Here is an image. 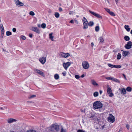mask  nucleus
Returning a JSON list of instances; mask_svg holds the SVG:
<instances>
[{
	"instance_id": "obj_1",
	"label": "nucleus",
	"mask_w": 132,
	"mask_h": 132,
	"mask_svg": "<svg viewBox=\"0 0 132 132\" xmlns=\"http://www.w3.org/2000/svg\"><path fill=\"white\" fill-rule=\"evenodd\" d=\"M93 107L95 110H99L103 107V105L100 101H96L93 104Z\"/></svg>"
},
{
	"instance_id": "obj_2",
	"label": "nucleus",
	"mask_w": 132,
	"mask_h": 132,
	"mask_svg": "<svg viewBox=\"0 0 132 132\" xmlns=\"http://www.w3.org/2000/svg\"><path fill=\"white\" fill-rule=\"evenodd\" d=\"M48 128L52 132H56L59 130V126L57 123L53 124Z\"/></svg>"
},
{
	"instance_id": "obj_3",
	"label": "nucleus",
	"mask_w": 132,
	"mask_h": 132,
	"mask_svg": "<svg viewBox=\"0 0 132 132\" xmlns=\"http://www.w3.org/2000/svg\"><path fill=\"white\" fill-rule=\"evenodd\" d=\"M82 22L83 24V29H86L88 28V21L85 17H83L82 19Z\"/></svg>"
},
{
	"instance_id": "obj_4",
	"label": "nucleus",
	"mask_w": 132,
	"mask_h": 132,
	"mask_svg": "<svg viewBox=\"0 0 132 132\" xmlns=\"http://www.w3.org/2000/svg\"><path fill=\"white\" fill-rule=\"evenodd\" d=\"M14 2L16 6L18 7L25 6L24 3L19 0H14Z\"/></svg>"
},
{
	"instance_id": "obj_5",
	"label": "nucleus",
	"mask_w": 132,
	"mask_h": 132,
	"mask_svg": "<svg viewBox=\"0 0 132 132\" xmlns=\"http://www.w3.org/2000/svg\"><path fill=\"white\" fill-rule=\"evenodd\" d=\"M107 92L109 96L112 97L114 96V94L112 93L111 88L108 86L107 87Z\"/></svg>"
},
{
	"instance_id": "obj_6",
	"label": "nucleus",
	"mask_w": 132,
	"mask_h": 132,
	"mask_svg": "<svg viewBox=\"0 0 132 132\" xmlns=\"http://www.w3.org/2000/svg\"><path fill=\"white\" fill-rule=\"evenodd\" d=\"M82 66L84 69H87L89 67V64L87 61H84L82 62Z\"/></svg>"
},
{
	"instance_id": "obj_7",
	"label": "nucleus",
	"mask_w": 132,
	"mask_h": 132,
	"mask_svg": "<svg viewBox=\"0 0 132 132\" xmlns=\"http://www.w3.org/2000/svg\"><path fill=\"white\" fill-rule=\"evenodd\" d=\"M71 62H68L66 63H64L63 64V66L65 69L67 70L68 68L70 66L71 64Z\"/></svg>"
},
{
	"instance_id": "obj_8",
	"label": "nucleus",
	"mask_w": 132,
	"mask_h": 132,
	"mask_svg": "<svg viewBox=\"0 0 132 132\" xmlns=\"http://www.w3.org/2000/svg\"><path fill=\"white\" fill-rule=\"evenodd\" d=\"M132 46V42L131 41L128 42L127 44L125 45V47L127 50H129L131 48Z\"/></svg>"
},
{
	"instance_id": "obj_9",
	"label": "nucleus",
	"mask_w": 132,
	"mask_h": 132,
	"mask_svg": "<svg viewBox=\"0 0 132 132\" xmlns=\"http://www.w3.org/2000/svg\"><path fill=\"white\" fill-rule=\"evenodd\" d=\"M60 56L63 58H66L70 56V55L68 53H64L61 52L60 53Z\"/></svg>"
},
{
	"instance_id": "obj_10",
	"label": "nucleus",
	"mask_w": 132,
	"mask_h": 132,
	"mask_svg": "<svg viewBox=\"0 0 132 132\" xmlns=\"http://www.w3.org/2000/svg\"><path fill=\"white\" fill-rule=\"evenodd\" d=\"M34 71L36 73L43 77H44L45 76V75L44 74V73L39 70L37 69H34Z\"/></svg>"
},
{
	"instance_id": "obj_11",
	"label": "nucleus",
	"mask_w": 132,
	"mask_h": 132,
	"mask_svg": "<svg viewBox=\"0 0 132 132\" xmlns=\"http://www.w3.org/2000/svg\"><path fill=\"white\" fill-rule=\"evenodd\" d=\"M89 12L92 14L93 15L95 16V17L100 19H102V16H101L99 14L96 13L94 12L91 11H89Z\"/></svg>"
},
{
	"instance_id": "obj_12",
	"label": "nucleus",
	"mask_w": 132,
	"mask_h": 132,
	"mask_svg": "<svg viewBox=\"0 0 132 132\" xmlns=\"http://www.w3.org/2000/svg\"><path fill=\"white\" fill-rule=\"evenodd\" d=\"M108 120L109 122L113 123L115 121V119L114 116H109Z\"/></svg>"
},
{
	"instance_id": "obj_13",
	"label": "nucleus",
	"mask_w": 132,
	"mask_h": 132,
	"mask_svg": "<svg viewBox=\"0 0 132 132\" xmlns=\"http://www.w3.org/2000/svg\"><path fill=\"white\" fill-rule=\"evenodd\" d=\"M39 61L42 64H44L46 61V57L44 56L41 57L39 58Z\"/></svg>"
},
{
	"instance_id": "obj_14",
	"label": "nucleus",
	"mask_w": 132,
	"mask_h": 132,
	"mask_svg": "<svg viewBox=\"0 0 132 132\" xmlns=\"http://www.w3.org/2000/svg\"><path fill=\"white\" fill-rule=\"evenodd\" d=\"M108 65L109 67L112 68H119L121 67L120 65H113L110 64H108Z\"/></svg>"
},
{
	"instance_id": "obj_15",
	"label": "nucleus",
	"mask_w": 132,
	"mask_h": 132,
	"mask_svg": "<svg viewBox=\"0 0 132 132\" xmlns=\"http://www.w3.org/2000/svg\"><path fill=\"white\" fill-rule=\"evenodd\" d=\"M31 30L35 32H36L38 34H40V31L39 29L37 27H32Z\"/></svg>"
},
{
	"instance_id": "obj_16",
	"label": "nucleus",
	"mask_w": 132,
	"mask_h": 132,
	"mask_svg": "<svg viewBox=\"0 0 132 132\" xmlns=\"http://www.w3.org/2000/svg\"><path fill=\"white\" fill-rule=\"evenodd\" d=\"M91 82L92 84L95 86H98V84L96 81L94 79H92L91 80Z\"/></svg>"
},
{
	"instance_id": "obj_17",
	"label": "nucleus",
	"mask_w": 132,
	"mask_h": 132,
	"mask_svg": "<svg viewBox=\"0 0 132 132\" xmlns=\"http://www.w3.org/2000/svg\"><path fill=\"white\" fill-rule=\"evenodd\" d=\"M57 105H52L50 106V109L53 110H57L58 109V106Z\"/></svg>"
},
{
	"instance_id": "obj_18",
	"label": "nucleus",
	"mask_w": 132,
	"mask_h": 132,
	"mask_svg": "<svg viewBox=\"0 0 132 132\" xmlns=\"http://www.w3.org/2000/svg\"><path fill=\"white\" fill-rule=\"evenodd\" d=\"M123 51L122 53V55L123 56L126 57L128 55V54L129 53V51Z\"/></svg>"
},
{
	"instance_id": "obj_19",
	"label": "nucleus",
	"mask_w": 132,
	"mask_h": 132,
	"mask_svg": "<svg viewBox=\"0 0 132 132\" xmlns=\"http://www.w3.org/2000/svg\"><path fill=\"white\" fill-rule=\"evenodd\" d=\"M119 90H121V94H124L126 93V90L125 88H120Z\"/></svg>"
},
{
	"instance_id": "obj_20",
	"label": "nucleus",
	"mask_w": 132,
	"mask_h": 132,
	"mask_svg": "<svg viewBox=\"0 0 132 132\" xmlns=\"http://www.w3.org/2000/svg\"><path fill=\"white\" fill-rule=\"evenodd\" d=\"M124 28L128 32L130 31V28L128 25H125L124 26Z\"/></svg>"
},
{
	"instance_id": "obj_21",
	"label": "nucleus",
	"mask_w": 132,
	"mask_h": 132,
	"mask_svg": "<svg viewBox=\"0 0 132 132\" xmlns=\"http://www.w3.org/2000/svg\"><path fill=\"white\" fill-rule=\"evenodd\" d=\"M53 34V33H51L49 34V38L51 39L52 41H54L53 40V36H52Z\"/></svg>"
},
{
	"instance_id": "obj_22",
	"label": "nucleus",
	"mask_w": 132,
	"mask_h": 132,
	"mask_svg": "<svg viewBox=\"0 0 132 132\" xmlns=\"http://www.w3.org/2000/svg\"><path fill=\"white\" fill-rule=\"evenodd\" d=\"M112 81L119 83L120 82V81L119 80L114 77H113Z\"/></svg>"
},
{
	"instance_id": "obj_23",
	"label": "nucleus",
	"mask_w": 132,
	"mask_h": 132,
	"mask_svg": "<svg viewBox=\"0 0 132 132\" xmlns=\"http://www.w3.org/2000/svg\"><path fill=\"white\" fill-rule=\"evenodd\" d=\"M15 119H8L7 121L8 123H10L15 121Z\"/></svg>"
},
{
	"instance_id": "obj_24",
	"label": "nucleus",
	"mask_w": 132,
	"mask_h": 132,
	"mask_svg": "<svg viewBox=\"0 0 132 132\" xmlns=\"http://www.w3.org/2000/svg\"><path fill=\"white\" fill-rule=\"evenodd\" d=\"M55 79L56 80H58L59 79L60 77L59 75L57 74H55L54 76Z\"/></svg>"
},
{
	"instance_id": "obj_25",
	"label": "nucleus",
	"mask_w": 132,
	"mask_h": 132,
	"mask_svg": "<svg viewBox=\"0 0 132 132\" xmlns=\"http://www.w3.org/2000/svg\"><path fill=\"white\" fill-rule=\"evenodd\" d=\"M124 39L127 41H128L130 40L129 37L127 36H125L124 37Z\"/></svg>"
},
{
	"instance_id": "obj_26",
	"label": "nucleus",
	"mask_w": 132,
	"mask_h": 132,
	"mask_svg": "<svg viewBox=\"0 0 132 132\" xmlns=\"http://www.w3.org/2000/svg\"><path fill=\"white\" fill-rule=\"evenodd\" d=\"M94 24V22L93 21H90L88 23V26H93Z\"/></svg>"
},
{
	"instance_id": "obj_27",
	"label": "nucleus",
	"mask_w": 132,
	"mask_h": 132,
	"mask_svg": "<svg viewBox=\"0 0 132 132\" xmlns=\"http://www.w3.org/2000/svg\"><path fill=\"white\" fill-rule=\"evenodd\" d=\"M55 16L57 18H59L60 16V14L58 12H55L54 14Z\"/></svg>"
},
{
	"instance_id": "obj_28",
	"label": "nucleus",
	"mask_w": 132,
	"mask_h": 132,
	"mask_svg": "<svg viewBox=\"0 0 132 132\" xmlns=\"http://www.w3.org/2000/svg\"><path fill=\"white\" fill-rule=\"evenodd\" d=\"M121 55L120 53H118L117 55V59L118 60H119L121 59Z\"/></svg>"
},
{
	"instance_id": "obj_29",
	"label": "nucleus",
	"mask_w": 132,
	"mask_h": 132,
	"mask_svg": "<svg viewBox=\"0 0 132 132\" xmlns=\"http://www.w3.org/2000/svg\"><path fill=\"white\" fill-rule=\"evenodd\" d=\"M36 97V95H31L29 97V98L30 99H32L35 97Z\"/></svg>"
},
{
	"instance_id": "obj_30",
	"label": "nucleus",
	"mask_w": 132,
	"mask_h": 132,
	"mask_svg": "<svg viewBox=\"0 0 132 132\" xmlns=\"http://www.w3.org/2000/svg\"><path fill=\"white\" fill-rule=\"evenodd\" d=\"M99 95L98 93L97 92H95L93 93V96L94 97H96L98 96Z\"/></svg>"
},
{
	"instance_id": "obj_31",
	"label": "nucleus",
	"mask_w": 132,
	"mask_h": 132,
	"mask_svg": "<svg viewBox=\"0 0 132 132\" xmlns=\"http://www.w3.org/2000/svg\"><path fill=\"white\" fill-rule=\"evenodd\" d=\"M100 29V28L99 26H96L95 27V31H96L98 32L99 31Z\"/></svg>"
},
{
	"instance_id": "obj_32",
	"label": "nucleus",
	"mask_w": 132,
	"mask_h": 132,
	"mask_svg": "<svg viewBox=\"0 0 132 132\" xmlns=\"http://www.w3.org/2000/svg\"><path fill=\"white\" fill-rule=\"evenodd\" d=\"M41 27L43 29H45L46 28V25L45 23H43L41 25Z\"/></svg>"
},
{
	"instance_id": "obj_33",
	"label": "nucleus",
	"mask_w": 132,
	"mask_h": 132,
	"mask_svg": "<svg viewBox=\"0 0 132 132\" xmlns=\"http://www.w3.org/2000/svg\"><path fill=\"white\" fill-rule=\"evenodd\" d=\"M6 34L7 36H9L12 34V33L10 31H7L6 32Z\"/></svg>"
},
{
	"instance_id": "obj_34",
	"label": "nucleus",
	"mask_w": 132,
	"mask_h": 132,
	"mask_svg": "<svg viewBox=\"0 0 132 132\" xmlns=\"http://www.w3.org/2000/svg\"><path fill=\"white\" fill-rule=\"evenodd\" d=\"M113 77H106L105 78L108 80H111L112 81L113 79Z\"/></svg>"
},
{
	"instance_id": "obj_35",
	"label": "nucleus",
	"mask_w": 132,
	"mask_h": 132,
	"mask_svg": "<svg viewBox=\"0 0 132 132\" xmlns=\"http://www.w3.org/2000/svg\"><path fill=\"white\" fill-rule=\"evenodd\" d=\"M99 40L100 42L102 43L104 41V39L102 37H100L99 38Z\"/></svg>"
},
{
	"instance_id": "obj_36",
	"label": "nucleus",
	"mask_w": 132,
	"mask_h": 132,
	"mask_svg": "<svg viewBox=\"0 0 132 132\" xmlns=\"http://www.w3.org/2000/svg\"><path fill=\"white\" fill-rule=\"evenodd\" d=\"M127 91L129 92H130L132 90V88L130 87H128L126 88Z\"/></svg>"
},
{
	"instance_id": "obj_37",
	"label": "nucleus",
	"mask_w": 132,
	"mask_h": 132,
	"mask_svg": "<svg viewBox=\"0 0 132 132\" xmlns=\"http://www.w3.org/2000/svg\"><path fill=\"white\" fill-rule=\"evenodd\" d=\"M29 14L31 16H34L35 14L34 12L32 11H31L29 13Z\"/></svg>"
},
{
	"instance_id": "obj_38",
	"label": "nucleus",
	"mask_w": 132,
	"mask_h": 132,
	"mask_svg": "<svg viewBox=\"0 0 132 132\" xmlns=\"http://www.w3.org/2000/svg\"><path fill=\"white\" fill-rule=\"evenodd\" d=\"M109 13L111 15L113 16H115L116 15L115 14L112 12V11H110V12H109Z\"/></svg>"
},
{
	"instance_id": "obj_39",
	"label": "nucleus",
	"mask_w": 132,
	"mask_h": 132,
	"mask_svg": "<svg viewBox=\"0 0 132 132\" xmlns=\"http://www.w3.org/2000/svg\"><path fill=\"white\" fill-rule=\"evenodd\" d=\"M0 28L1 30H4L3 26L2 24H0Z\"/></svg>"
},
{
	"instance_id": "obj_40",
	"label": "nucleus",
	"mask_w": 132,
	"mask_h": 132,
	"mask_svg": "<svg viewBox=\"0 0 132 132\" xmlns=\"http://www.w3.org/2000/svg\"><path fill=\"white\" fill-rule=\"evenodd\" d=\"M62 74L63 76H65L66 75L67 72L65 71H63L62 72Z\"/></svg>"
},
{
	"instance_id": "obj_41",
	"label": "nucleus",
	"mask_w": 132,
	"mask_h": 132,
	"mask_svg": "<svg viewBox=\"0 0 132 132\" xmlns=\"http://www.w3.org/2000/svg\"><path fill=\"white\" fill-rule=\"evenodd\" d=\"M75 14L74 11H71L69 12V14L70 15H73Z\"/></svg>"
},
{
	"instance_id": "obj_42",
	"label": "nucleus",
	"mask_w": 132,
	"mask_h": 132,
	"mask_svg": "<svg viewBox=\"0 0 132 132\" xmlns=\"http://www.w3.org/2000/svg\"><path fill=\"white\" fill-rule=\"evenodd\" d=\"M75 77L76 79H78L80 77V76L78 75H76L75 76Z\"/></svg>"
},
{
	"instance_id": "obj_43",
	"label": "nucleus",
	"mask_w": 132,
	"mask_h": 132,
	"mask_svg": "<svg viewBox=\"0 0 132 132\" xmlns=\"http://www.w3.org/2000/svg\"><path fill=\"white\" fill-rule=\"evenodd\" d=\"M6 109V108L4 106H3L2 107H0V109L2 110H4Z\"/></svg>"
},
{
	"instance_id": "obj_44",
	"label": "nucleus",
	"mask_w": 132,
	"mask_h": 132,
	"mask_svg": "<svg viewBox=\"0 0 132 132\" xmlns=\"http://www.w3.org/2000/svg\"><path fill=\"white\" fill-rule=\"evenodd\" d=\"M21 38L23 40H25L26 39V37L23 36H21Z\"/></svg>"
},
{
	"instance_id": "obj_45",
	"label": "nucleus",
	"mask_w": 132,
	"mask_h": 132,
	"mask_svg": "<svg viewBox=\"0 0 132 132\" xmlns=\"http://www.w3.org/2000/svg\"><path fill=\"white\" fill-rule=\"evenodd\" d=\"M27 132H36V131L33 130H30L28 131Z\"/></svg>"
},
{
	"instance_id": "obj_46",
	"label": "nucleus",
	"mask_w": 132,
	"mask_h": 132,
	"mask_svg": "<svg viewBox=\"0 0 132 132\" xmlns=\"http://www.w3.org/2000/svg\"><path fill=\"white\" fill-rule=\"evenodd\" d=\"M104 9L105 11L109 13V12H110V11L109 9L107 8H104Z\"/></svg>"
},
{
	"instance_id": "obj_47",
	"label": "nucleus",
	"mask_w": 132,
	"mask_h": 132,
	"mask_svg": "<svg viewBox=\"0 0 132 132\" xmlns=\"http://www.w3.org/2000/svg\"><path fill=\"white\" fill-rule=\"evenodd\" d=\"M77 132H85V131L79 129L78 130Z\"/></svg>"
},
{
	"instance_id": "obj_48",
	"label": "nucleus",
	"mask_w": 132,
	"mask_h": 132,
	"mask_svg": "<svg viewBox=\"0 0 132 132\" xmlns=\"http://www.w3.org/2000/svg\"><path fill=\"white\" fill-rule=\"evenodd\" d=\"M16 31V29L15 28H14L12 29V31L13 32H15Z\"/></svg>"
},
{
	"instance_id": "obj_49",
	"label": "nucleus",
	"mask_w": 132,
	"mask_h": 132,
	"mask_svg": "<svg viewBox=\"0 0 132 132\" xmlns=\"http://www.w3.org/2000/svg\"><path fill=\"white\" fill-rule=\"evenodd\" d=\"M122 75H123V76L124 77V79H125V80H127V78H126V76L124 74H122Z\"/></svg>"
},
{
	"instance_id": "obj_50",
	"label": "nucleus",
	"mask_w": 132,
	"mask_h": 132,
	"mask_svg": "<svg viewBox=\"0 0 132 132\" xmlns=\"http://www.w3.org/2000/svg\"><path fill=\"white\" fill-rule=\"evenodd\" d=\"M59 11L60 12H61L63 11L61 7H59Z\"/></svg>"
},
{
	"instance_id": "obj_51",
	"label": "nucleus",
	"mask_w": 132,
	"mask_h": 132,
	"mask_svg": "<svg viewBox=\"0 0 132 132\" xmlns=\"http://www.w3.org/2000/svg\"><path fill=\"white\" fill-rule=\"evenodd\" d=\"M61 132H65V130L63 129V128H62L61 129Z\"/></svg>"
},
{
	"instance_id": "obj_52",
	"label": "nucleus",
	"mask_w": 132,
	"mask_h": 132,
	"mask_svg": "<svg viewBox=\"0 0 132 132\" xmlns=\"http://www.w3.org/2000/svg\"><path fill=\"white\" fill-rule=\"evenodd\" d=\"M91 45L92 47H93L94 45V44L93 42H92L91 44Z\"/></svg>"
},
{
	"instance_id": "obj_53",
	"label": "nucleus",
	"mask_w": 132,
	"mask_h": 132,
	"mask_svg": "<svg viewBox=\"0 0 132 132\" xmlns=\"http://www.w3.org/2000/svg\"><path fill=\"white\" fill-rule=\"evenodd\" d=\"M70 23H74V21L73 20H71L70 21Z\"/></svg>"
},
{
	"instance_id": "obj_54",
	"label": "nucleus",
	"mask_w": 132,
	"mask_h": 132,
	"mask_svg": "<svg viewBox=\"0 0 132 132\" xmlns=\"http://www.w3.org/2000/svg\"><path fill=\"white\" fill-rule=\"evenodd\" d=\"M29 36L30 38H32V34H29Z\"/></svg>"
},
{
	"instance_id": "obj_55",
	"label": "nucleus",
	"mask_w": 132,
	"mask_h": 132,
	"mask_svg": "<svg viewBox=\"0 0 132 132\" xmlns=\"http://www.w3.org/2000/svg\"><path fill=\"white\" fill-rule=\"evenodd\" d=\"M126 127H127V129H129V125H126Z\"/></svg>"
},
{
	"instance_id": "obj_56",
	"label": "nucleus",
	"mask_w": 132,
	"mask_h": 132,
	"mask_svg": "<svg viewBox=\"0 0 132 132\" xmlns=\"http://www.w3.org/2000/svg\"><path fill=\"white\" fill-rule=\"evenodd\" d=\"M37 26L39 28H40L41 26V25L40 24H37Z\"/></svg>"
},
{
	"instance_id": "obj_57",
	"label": "nucleus",
	"mask_w": 132,
	"mask_h": 132,
	"mask_svg": "<svg viewBox=\"0 0 132 132\" xmlns=\"http://www.w3.org/2000/svg\"><path fill=\"white\" fill-rule=\"evenodd\" d=\"M1 31H2V34H3V35L4 33V30H1Z\"/></svg>"
},
{
	"instance_id": "obj_58",
	"label": "nucleus",
	"mask_w": 132,
	"mask_h": 132,
	"mask_svg": "<svg viewBox=\"0 0 132 132\" xmlns=\"http://www.w3.org/2000/svg\"><path fill=\"white\" fill-rule=\"evenodd\" d=\"M3 51L5 53H6V52L8 53V52L7 51H6L4 49H3Z\"/></svg>"
},
{
	"instance_id": "obj_59",
	"label": "nucleus",
	"mask_w": 132,
	"mask_h": 132,
	"mask_svg": "<svg viewBox=\"0 0 132 132\" xmlns=\"http://www.w3.org/2000/svg\"><path fill=\"white\" fill-rule=\"evenodd\" d=\"M99 92H100V95H101L102 94V93L103 91L101 90H100V91Z\"/></svg>"
},
{
	"instance_id": "obj_60",
	"label": "nucleus",
	"mask_w": 132,
	"mask_h": 132,
	"mask_svg": "<svg viewBox=\"0 0 132 132\" xmlns=\"http://www.w3.org/2000/svg\"><path fill=\"white\" fill-rule=\"evenodd\" d=\"M85 76V75L84 74H82L81 76V77L83 78Z\"/></svg>"
},
{
	"instance_id": "obj_61",
	"label": "nucleus",
	"mask_w": 132,
	"mask_h": 132,
	"mask_svg": "<svg viewBox=\"0 0 132 132\" xmlns=\"http://www.w3.org/2000/svg\"><path fill=\"white\" fill-rule=\"evenodd\" d=\"M115 1L116 2V4H117L118 2V0H115Z\"/></svg>"
},
{
	"instance_id": "obj_62",
	"label": "nucleus",
	"mask_w": 132,
	"mask_h": 132,
	"mask_svg": "<svg viewBox=\"0 0 132 132\" xmlns=\"http://www.w3.org/2000/svg\"><path fill=\"white\" fill-rule=\"evenodd\" d=\"M95 120H97V122H98V119H95Z\"/></svg>"
},
{
	"instance_id": "obj_63",
	"label": "nucleus",
	"mask_w": 132,
	"mask_h": 132,
	"mask_svg": "<svg viewBox=\"0 0 132 132\" xmlns=\"http://www.w3.org/2000/svg\"><path fill=\"white\" fill-rule=\"evenodd\" d=\"M130 33L132 35V30H131Z\"/></svg>"
},
{
	"instance_id": "obj_64",
	"label": "nucleus",
	"mask_w": 132,
	"mask_h": 132,
	"mask_svg": "<svg viewBox=\"0 0 132 132\" xmlns=\"http://www.w3.org/2000/svg\"><path fill=\"white\" fill-rule=\"evenodd\" d=\"M104 126H105L104 125L103 126H102V129L104 128Z\"/></svg>"
}]
</instances>
